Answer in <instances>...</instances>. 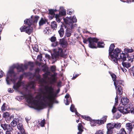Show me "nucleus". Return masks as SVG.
Listing matches in <instances>:
<instances>
[{"label":"nucleus","instance_id":"680f3d73","mask_svg":"<svg viewBox=\"0 0 134 134\" xmlns=\"http://www.w3.org/2000/svg\"><path fill=\"white\" fill-rule=\"evenodd\" d=\"M121 69L122 70V71L124 72H125L126 71V70L125 68H122V67H120Z\"/></svg>","mask_w":134,"mask_h":134},{"label":"nucleus","instance_id":"864d4df0","mask_svg":"<svg viewBox=\"0 0 134 134\" xmlns=\"http://www.w3.org/2000/svg\"><path fill=\"white\" fill-rule=\"evenodd\" d=\"M13 130V129H12L11 130L10 129V130H8L6 131V134H12L11 132Z\"/></svg>","mask_w":134,"mask_h":134},{"label":"nucleus","instance_id":"0eeeda50","mask_svg":"<svg viewBox=\"0 0 134 134\" xmlns=\"http://www.w3.org/2000/svg\"><path fill=\"white\" fill-rule=\"evenodd\" d=\"M29 66L33 67L34 66V63L32 62H29L25 63L24 65L23 64H17L15 67L16 68L18 71L23 72Z\"/></svg>","mask_w":134,"mask_h":134},{"label":"nucleus","instance_id":"de8ad7c7","mask_svg":"<svg viewBox=\"0 0 134 134\" xmlns=\"http://www.w3.org/2000/svg\"><path fill=\"white\" fill-rule=\"evenodd\" d=\"M50 40L52 42H55L56 41V37L55 36H53L51 37Z\"/></svg>","mask_w":134,"mask_h":134},{"label":"nucleus","instance_id":"ddd939ff","mask_svg":"<svg viewBox=\"0 0 134 134\" xmlns=\"http://www.w3.org/2000/svg\"><path fill=\"white\" fill-rule=\"evenodd\" d=\"M128 105L126 106L122 105L121 106L120 105L118 108V110L120 113H122L124 114H126L128 113Z\"/></svg>","mask_w":134,"mask_h":134},{"label":"nucleus","instance_id":"c756f323","mask_svg":"<svg viewBox=\"0 0 134 134\" xmlns=\"http://www.w3.org/2000/svg\"><path fill=\"white\" fill-rule=\"evenodd\" d=\"M49 11V16L51 18V19H52L54 16V12L55 11L53 9H50Z\"/></svg>","mask_w":134,"mask_h":134},{"label":"nucleus","instance_id":"4d7b16f0","mask_svg":"<svg viewBox=\"0 0 134 134\" xmlns=\"http://www.w3.org/2000/svg\"><path fill=\"white\" fill-rule=\"evenodd\" d=\"M42 55L40 54L38 55L37 57V58L38 60H41L42 58Z\"/></svg>","mask_w":134,"mask_h":134},{"label":"nucleus","instance_id":"4c0bfd02","mask_svg":"<svg viewBox=\"0 0 134 134\" xmlns=\"http://www.w3.org/2000/svg\"><path fill=\"white\" fill-rule=\"evenodd\" d=\"M114 47L115 46L114 44H111L109 47V54L110 53H111L114 50L113 49L114 48Z\"/></svg>","mask_w":134,"mask_h":134},{"label":"nucleus","instance_id":"cd10ccee","mask_svg":"<svg viewBox=\"0 0 134 134\" xmlns=\"http://www.w3.org/2000/svg\"><path fill=\"white\" fill-rule=\"evenodd\" d=\"M122 64L123 67H126L127 68H130L131 66V64L130 63L127 62H123L122 63Z\"/></svg>","mask_w":134,"mask_h":134},{"label":"nucleus","instance_id":"5701e85b","mask_svg":"<svg viewBox=\"0 0 134 134\" xmlns=\"http://www.w3.org/2000/svg\"><path fill=\"white\" fill-rule=\"evenodd\" d=\"M70 110L72 112H75V114L78 116L81 115L79 114L76 111V109L75 108L74 105L73 104H72L70 107Z\"/></svg>","mask_w":134,"mask_h":134},{"label":"nucleus","instance_id":"393cba45","mask_svg":"<svg viewBox=\"0 0 134 134\" xmlns=\"http://www.w3.org/2000/svg\"><path fill=\"white\" fill-rule=\"evenodd\" d=\"M60 11L59 12V14L60 16H64L66 14V11L63 7L60 8Z\"/></svg>","mask_w":134,"mask_h":134},{"label":"nucleus","instance_id":"f8f14e48","mask_svg":"<svg viewBox=\"0 0 134 134\" xmlns=\"http://www.w3.org/2000/svg\"><path fill=\"white\" fill-rule=\"evenodd\" d=\"M0 123L1 127L4 130H10V129L11 130L13 129L9 124L5 123L4 121L3 120H0Z\"/></svg>","mask_w":134,"mask_h":134},{"label":"nucleus","instance_id":"423d86ee","mask_svg":"<svg viewBox=\"0 0 134 134\" xmlns=\"http://www.w3.org/2000/svg\"><path fill=\"white\" fill-rule=\"evenodd\" d=\"M121 52V50L117 48L114 49L113 51L109 53V58L115 63H117L118 57Z\"/></svg>","mask_w":134,"mask_h":134},{"label":"nucleus","instance_id":"774afa93","mask_svg":"<svg viewBox=\"0 0 134 134\" xmlns=\"http://www.w3.org/2000/svg\"><path fill=\"white\" fill-rule=\"evenodd\" d=\"M79 119H78L77 120H76V122L77 123H78V122H79Z\"/></svg>","mask_w":134,"mask_h":134},{"label":"nucleus","instance_id":"6e6d98bb","mask_svg":"<svg viewBox=\"0 0 134 134\" xmlns=\"http://www.w3.org/2000/svg\"><path fill=\"white\" fill-rule=\"evenodd\" d=\"M72 12L71 9H68L67 11L68 14L71 15L72 14Z\"/></svg>","mask_w":134,"mask_h":134},{"label":"nucleus","instance_id":"dca6fc26","mask_svg":"<svg viewBox=\"0 0 134 134\" xmlns=\"http://www.w3.org/2000/svg\"><path fill=\"white\" fill-rule=\"evenodd\" d=\"M112 112L113 114L115 113L114 115V118L116 119L119 118L121 116L120 113L114 107L112 110Z\"/></svg>","mask_w":134,"mask_h":134},{"label":"nucleus","instance_id":"412c9836","mask_svg":"<svg viewBox=\"0 0 134 134\" xmlns=\"http://www.w3.org/2000/svg\"><path fill=\"white\" fill-rule=\"evenodd\" d=\"M134 126V125H133L132 123H128L126 124V127L129 131H131L132 129Z\"/></svg>","mask_w":134,"mask_h":134},{"label":"nucleus","instance_id":"2f4dec72","mask_svg":"<svg viewBox=\"0 0 134 134\" xmlns=\"http://www.w3.org/2000/svg\"><path fill=\"white\" fill-rule=\"evenodd\" d=\"M47 20L46 19L42 18L39 22L40 26H42L45 24Z\"/></svg>","mask_w":134,"mask_h":134},{"label":"nucleus","instance_id":"a19ab883","mask_svg":"<svg viewBox=\"0 0 134 134\" xmlns=\"http://www.w3.org/2000/svg\"><path fill=\"white\" fill-rule=\"evenodd\" d=\"M110 73L112 78V79L114 81V82L116 81V75L112 73Z\"/></svg>","mask_w":134,"mask_h":134},{"label":"nucleus","instance_id":"f03ea898","mask_svg":"<svg viewBox=\"0 0 134 134\" xmlns=\"http://www.w3.org/2000/svg\"><path fill=\"white\" fill-rule=\"evenodd\" d=\"M63 19L65 24L64 25L66 29L65 35L67 37H69L71 35L72 29L73 28V23L76 22L77 19L75 16H74L72 17H67Z\"/></svg>","mask_w":134,"mask_h":134},{"label":"nucleus","instance_id":"4468645a","mask_svg":"<svg viewBox=\"0 0 134 134\" xmlns=\"http://www.w3.org/2000/svg\"><path fill=\"white\" fill-rule=\"evenodd\" d=\"M107 134H112L114 128V123L111 122L108 123L107 125Z\"/></svg>","mask_w":134,"mask_h":134},{"label":"nucleus","instance_id":"13d9d810","mask_svg":"<svg viewBox=\"0 0 134 134\" xmlns=\"http://www.w3.org/2000/svg\"><path fill=\"white\" fill-rule=\"evenodd\" d=\"M4 72L2 71H0V78L2 77L3 75Z\"/></svg>","mask_w":134,"mask_h":134},{"label":"nucleus","instance_id":"e2e57ef3","mask_svg":"<svg viewBox=\"0 0 134 134\" xmlns=\"http://www.w3.org/2000/svg\"><path fill=\"white\" fill-rule=\"evenodd\" d=\"M62 82L59 81L57 83V86L58 87H60L61 86Z\"/></svg>","mask_w":134,"mask_h":134},{"label":"nucleus","instance_id":"39448f33","mask_svg":"<svg viewBox=\"0 0 134 134\" xmlns=\"http://www.w3.org/2000/svg\"><path fill=\"white\" fill-rule=\"evenodd\" d=\"M29 23L24 21V24L26 25L22 26L20 29L21 32H25L29 35H30L34 31L33 27H35L34 26L30 24V21H29Z\"/></svg>","mask_w":134,"mask_h":134},{"label":"nucleus","instance_id":"f257e3e1","mask_svg":"<svg viewBox=\"0 0 134 134\" xmlns=\"http://www.w3.org/2000/svg\"><path fill=\"white\" fill-rule=\"evenodd\" d=\"M40 71V69L37 68L35 69V74L29 72L27 73V75L30 76V78L31 79H35L42 86H45L44 90L40 89L39 93L35 98H34L30 90L34 89L35 86V81H32L28 83L26 85L23 86L24 91L21 92V93L25 96L30 107L38 110L42 109L46 107L51 108H52L54 103H58V102L55 99V95L52 87L45 85L49 82H54L56 80L57 74L55 73L51 75L50 73L47 72L43 74V78H41L38 74Z\"/></svg>","mask_w":134,"mask_h":134},{"label":"nucleus","instance_id":"2eb2a0df","mask_svg":"<svg viewBox=\"0 0 134 134\" xmlns=\"http://www.w3.org/2000/svg\"><path fill=\"white\" fill-rule=\"evenodd\" d=\"M126 58L125 54L123 53H121L118 57L117 63H116L118 64V61L120 62H121L122 63L126 60Z\"/></svg>","mask_w":134,"mask_h":134},{"label":"nucleus","instance_id":"7c9ffc66","mask_svg":"<svg viewBox=\"0 0 134 134\" xmlns=\"http://www.w3.org/2000/svg\"><path fill=\"white\" fill-rule=\"evenodd\" d=\"M51 26L53 30H55L57 28V24L55 21H53L51 23Z\"/></svg>","mask_w":134,"mask_h":134},{"label":"nucleus","instance_id":"5fc2aeb1","mask_svg":"<svg viewBox=\"0 0 134 134\" xmlns=\"http://www.w3.org/2000/svg\"><path fill=\"white\" fill-rule=\"evenodd\" d=\"M130 70V71H131L132 72L133 74V76L134 77V66L132 68H131Z\"/></svg>","mask_w":134,"mask_h":134},{"label":"nucleus","instance_id":"f3484780","mask_svg":"<svg viewBox=\"0 0 134 134\" xmlns=\"http://www.w3.org/2000/svg\"><path fill=\"white\" fill-rule=\"evenodd\" d=\"M10 115L7 112H5L3 114V117L5 118L7 122L9 121L13 117V116H10Z\"/></svg>","mask_w":134,"mask_h":134},{"label":"nucleus","instance_id":"b1692460","mask_svg":"<svg viewBox=\"0 0 134 134\" xmlns=\"http://www.w3.org/2000/svg\"><path fill=\"white\" fill-rule=\"evenodd\" d=\"M121 104L125 105L129 102V99L126 97H123L121 99Z\"/></svg>","mask_w":134,"mask_h":134},{"label":"nucleus","instance_id":"72a5a7b5","mask_svg":"<svg viewBox=\"0 0 134 134\" xmlns=\"http://www.w3.org/2000/svg\"><path fill=\"white\" fill-rule=\"evenodd\" d=\"M58 33L61 37H63L64 33V29L62 27H61L60 29L58 31Z\"/></svg>","mask_w":134,"mask_h":134},{"label":"nucleus","instance_id":"8fccbe9b","mask_svg":"<svg viewBox=\"0 0 134 134\" xmlns=\"http://www.w3.org/2000/svg\"><path fill=\"white\" fill-rule=\"evenodd\" d=\"M104 133V131L100 130L96 132L95 134H103Z\"/></svg>","mask_w":134,"mask_h":134},{"label":"nucleus","instance_id":"0e129e2a","mask_svg":"<svg viewBox=\"0 0 134 134\" xmlns=\"http://www.w3.org/2000/svg\"><path fill=\"white\" fill-rule=\"evenodd\" d=\"M25 120L27 123H28L30 119H28L26 117L25 118Z\"/></svg>","mask_w":134,"mask_h":134},{"label":"nucleus","instance_id":"a18cd8bd","mask_svg":"<svg viewBox=\"0 0 134 134\" xmlns=\"http://www.w3.org/2000/svg\"><path fill=\"white\" fill-rule=\"evenodd\" d=\"M56 21L58 22L59 23L60 21V19L59 18L60 16L58 14H56L55 16Z\"/></svg>","mask_w":134,"mask_h":134},{"label":"nucleus","instance_id":"c03bdc74","mask_svg":"<svg viewBox=\"0 0 134 134\" xmlns=\"http://www.w3.org/2000/svg\"><path fill=\"white\" fill-rule=\"evenodd\" d=\"M45 123V120L44 119L41 120L40 123H39V124L41 127H44Z\"/></svg>","mask_w":134,"mask_h":134},{"label":"nucleus","instance_id":"09e8293b","mask_svg":"<svg viewBox=\"0 0 134 134\" xmlns=\"http://www.w3.org/2000/svg\"><path fill=\"white\" fill-rule=\"evenodd\" d=\"M7 109V108L5 107V104L4 103L1 107V110L2 111H5Z\"/></svg>","mask_w":134,"mask_h":134},{"label":"nucleus","instance_id":"a211bd4d","mask_svg":"<svg viewBox=\"0 0 134 134\" xmlns=\"http://www.w3.org/2000/svg\"><path fill=\"white\" fill-rule=\"evenodd\" d=\"M65 99L64 100V102L66 105H68L70 102L71 101V99L69 94H67L65 96Z\"/></svg>","mask_w":134,"mask_h":134},{"label":"nucleus","instance_id":"7ed1b4c3","mask_svg":"<svg viewBox=\"0 0 134 134\" xmlns=\"http://www.w3.org/2000/svg\"><path fill=\"white\" fill-rule=\"evenodd\" d=\"M16 75V74L15 72L13 69L10 68L7 72L6 78L7 84H10L11 81L14 82L18 78Z\"/></svg>","mask_w":134,"mask_h":134},{"label":"nucleus","instance_id":"6ab92c4d","mask_svg":"<svg viewBox=\"0 0 134 134\" xmlns=\"http://www.w3.org/2000/svg\"><path fill=\"white\" fill-rule=\"evenodd\" d=\"M23 84V82H21V80H19L16 83H15L13 86V88L15 90L18 91L19 88Z\"/></svg>","mask_w":134,"mask_h":134},{"label":"nucleus","instance_id":"ea45409f","mask_svg":"<svg viewBox=\"0 0 134 134\" xmlns=\"http://www.w3.org/2000/svg\"><path fill=\"white\" fill-rule=\"evenodd\" d=\"M33 49L34 51L37 52L38 51V47L37 45H34L32 46Z\"/></svg>","mask_w":134,"mask_h":134},{"label":"nucleus","instance_id":"9d476101","mask_svg":"<svg viewBox=\"0 0 134 134\" xmlns=\"http://www.w3.org/2000/svg\"><path fill=\"white\" fill-rule=\"evenodd\" d=\"M53 52V53L52 54V57L53 59H55L59 56L62 57L63 55V52L62 48L58 47V49H54Z\"/></svg>","mask_w":134,"mask_h":134},{"label":"nucleus","instance_id":"20e7f679","mask_svg":"<svg viewBox=\"0 0 134 134\" xmlns=\"http://www.w3.org/2000/svg\"><path fill=\"white\" fill-rule=\"evenodd\" d=\"M124 83L123 81L121 80L116 81L114 83V84L116 91L117 95L118 94L121 95L123 91L122 88L120 86V85H124ZM115 105L116 106L117 105L118 103V97L117 95L115 98Z\"/></svg>","mask_w":134,"mask_h":134},{"label":"nucleus","instance_id":"aec40b11","mask_svg":"<svg viewBox=\"0 0 134 134\" xmlns=\"http://www.w3.org/2000/svg\"><path fill=\"white\" fill-rule=\"evenodd\" d=\"M59 44L63 48H65L67 46L68 43L64 39L60 40Z\"/></svg>","mask_w":134,"mask_h":134},{"label":"nucleus","instance_id":"37998d69","mask_svg":"<svg viewBox=\"0 0 134 134\" xmlns=\"http://www.w3.org/2000/svg\"><path fill=\"white\" fill-rule=\"evenodd\" d=\"M126 132L123 128L121 129L118 134H126Z\"/></svg>","mask_w":134,"mask_h":134},{"label":"nucleus","instance_id":"3c124183","mask_svg":"<svg viewBox=\"0 0 134 134\" xmlns=\"http://www.w3.org/2000/svg\"><path fill=\"white\" fill-rule=\"evenodd\" d=\"M51 69L52 71H54L56 70V67L55 66L53 65L51 66Z\"/></svg>","mask_w":134,"mask_h":134},{"label":"nucleus","instance_id":"9b49d317","mask_svg":"<svg viewBox=\"0 0 134 134\" xmlns=\"http://www.w3.org/2000/svg\"><path fill=\"white\" fill-rule=\"evenodd\" d=\"M39 18V17L37 15L31 16L30 18L29 19H26L24 20L29 23V21H30V24H31L32 26L34 27L35 26V24H36Z\"/></svg>","mask_w":134,"mask_h":134},{"label":"nucleus","instance_id":"bf43d9fd","mask_svg":"<svg viewBox=\"0 0 134 134\" xmlns=\"http://www.w3.org/2000/svg\"><path fill=\"white\" fill-rule=\"evenodd\" d=\"M8 91L9 92L13 93V92L14 90L13 89H12L10 88H9L8 90Z\"/></svg>","mask_w":134,"mask_h":134},{"label":"nucleus","instance_id":"e433bc0d","mask_svg":"<svg viewBox=\"0 0 134 134\" xmlns=\"http://www.w3.org/2000/svg\"><path fill=\"white\" fill-rule=\"evenodd\" d=\"M125 52L126 53H131L133 52V50L132 48L129 49L127 48H125L124 49Z\"/></svg>","mask_w":134,"mask_h":134},{"label":"nucleus","instance_id":"603ef678","mask_svg":"<svg viewBox=\"0 0 134 134\" xmlns=\"http://www.w3.org/2000/svg\"><path fill=\"white\" fill-rule=\"evenodd\" d=\"M79 75V74H76L75 75L74 74L72 78V79L73 80L76 79Z\"/></svg>","mask_w":134,"mask_h":134},{"label":"nucleus","instance_id":"a878e982","mask_svg":"<svg viewBox=\"0 0 134 134\" xmlns=\"http://www.w3.org/2000/svg\"><path fill=\"white\" fill-rule=\"evenodd\" d=\"M83 126L81 123H79L78 126V129L79 131L77 133V134H81L83 131L82 129Z\"/></svg>","mask_w":134,"mask_h":134},{"label":"nucleus","instance_id":"473e14b6","mask_svg":"<svg viewBox=\"0 0 134 134\" xmlns=\"http://www.w3.org/2000/svg\"><path fill=\"white\" fill-rule=\"evenodd\" d=\"M128 105V113H131L132 114H134V107H129Z\"/></svg>","mask_w":134,"mask_h":134},{"label":"nucleus","instance_id":"c85d7f7f","mask_svg":"<svg viewBox=\"0 0 134 134\" xmlns=\"http://www.w3.org/2000/svg\"><path fill=\"white\" fill-rule=\"evenodd\" d=\"M17 127L18 129L21 132H24V130L22 123H19L18 124L17 126Z\"/></svg>","mask_w":134,"mask_h":134},{"label":"nucleus","instance_id":"c9c22d12","mask_svg":"<svg viewBox=\"0 0 134 134\" xmlns=\"http://www.w3.org/2000/svg\"><path fill=\"white\" fill-rule=\"evenodd\" d=\"M114 128L119 129L121 126V124L120 123H114Z\"/></svg>","mask_w":134,"mask_h":134},{"label":"nucleus","instance_id":"1a4fd4ad","mask_svg":"<svg viewBox=\"0 0 134 134\" xmlns=\"http://www.w3.org/2000/svg\"><path fill=\"white\" fill-rule=\"evenodd\" d=\"M107 118V116H105L102 118V119L100 120L91 119V120H90L91 125V126H96L97 124L100 125L103 124L106 121Z\"/></svg>","mask_w":134,"mask_h":134},{"label":"nucleus","instance_id":"bb28decb","mask_svg":"<svg viewBox=\"0 0 134 134\" xmlns=\"http://www.w3.org/2000/svg\"><path fill=\"white\" fill-rule=\"evenodd\" d=\"M18 122V119L16 118H15L11 122L10 124L12 126L14 127L16 125Z\"/></svg>","mask_w":134,"mask_h":134},{"label":"nucleus","instance_id":"052dcab7","mask_svg":"<svg viewBox=\"0 0 134 134\" xmlns=\"http://www.w3.org/2000/svg\"><path fill=\"white\" fill-rule=\"evenodd\" d=\"M121 1L124 2H126L128 3H130V1L129 0H120Z\"/></svg>","mask_w":134,"mask_h":134},{"label":"nucleus","instance_id":"69168bd1","mask_svg":"<svg viewBox=\"0 0 134 134\" xmlns=\"http://www.w3.org/2000/svg\"><path fill=\"white\" fill-rule=\"evenodd\" d=\"M23 77V75H21L20 76V79H22Z\"/></svg>","mask_w":134,"mask_h":134},{"label":"nucleus","instance_id":"58836bf2","mask_svg":"<svg viewBox=\"0 0 134 134\" xmlns=\"http://www.w3.org/2000/svg\"><path fill=\"white\" fill-rule=\"evenodd\" d=\"M104 44L103 42H99L98 43V46L99 48H103L104 47Z\"/></svg>","mask_w":134,"mask_h":134},{"label":"nucleus","instance_id":"f704fd0d","mask_svg":"<svg viewBox=\"0 0 134 134\" xmlns=\"http://www.w3.org/2000/svg\"><path fill=\"white\" fill-rule=\"evenodd\" d=\"M43 32L45 34H49L51 33V31L48 27H46L45 29H44Z\"/></svg>","mask_w":134,"mask_h":134},{"label":"nucleus","instance_id":"4be33fe9","mask_svg":"<svg viewBox=\"0 0 134 134\" xmlns=\"http://www.w3.org/2000/svg\"><path fill=\"white\" fill-rule=\"evenodd\" d=\"M127 61L132 63L133 61V59H134V53H133L132 55L131 54L127 55Z\"/></svg>","mask_w":134,"mask_h":134},{"label":"nucleus","instance_id":"6e6552de","mask_svg":"<svg viewBox=\"0 0 134 134\" xmlns=\"http://www.w3.org/2000/svg\"><path fill=\"white\" fill-rule=\"evenodd\" d=\"M98 39L96 38H89L88 40L84 39L83 42L84 43H87V42H89V47L91 48H96V43H97Z\"/></svg>","mask_w":134,"mask_h":134},{"label":"nucleus","instance_id":"79ce46f5","mask_svg":"<svg viewBox=\"0 0 134 134\" xmlns=\"http://www.w3.org/2000/svg\"><path fill=\"white\" fill-rule=\"evenodd\" d=\"M81 117L82 118L85 119L86 120H87L90 121V120H91V118L88 116L82 115Z\"/></svg>","mask_w":134,"mask_h":134},{"label":"nucleus","instance_id":"338daca9","mask_svg":"<svg viewBox=\"0 0 134 134\" xmlns=\"http://www.w3.org/2000/svg\"><path fill=\"white\" fill-rule=\"evenodd\" d=\"M133 93L132 94V96H133L134 97V89L133 88Z\"/></svg>","mask_w":134,"mask_h":134},{"label":"nucleus","instance_id":"49530a36","mask_svg":"<svg viewBox=\"0 0 134 134\" xmlns=\"http://www.w3.org/2000/svg\"><path fill=\"white\" fill-rule=\"evenodd\" d=\"M52 42L53 43L51 44V46L53 47H55L58 45V43L57 41Z\"/></svg>","mask_w":134,"mask_h":134}]
</instances>
